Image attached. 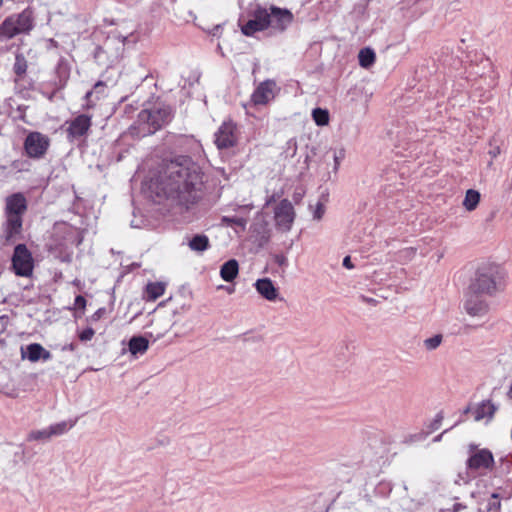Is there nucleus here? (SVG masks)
Wrapping results in <instances>:
<instances>
[{
	"label": "nucleus",
	"mask_w": 512,
	"mask_h": 512,
	"mask_svg": "<svg viewBox=\"0 0 512 512\" xmlns=\"http://www.w3.org/2000/svg\"><path fill=\"white\" fill-rule=\"evenodd\" d=\"M74 306L77 309H85V307H86V300H85V298L83 296H81V295H78L75 298Z\"/></svg>",
	"instance_id": "4c0bfd02"
},
{
	"label": "nucleus",
	"mask_w": 512,
	"mask_h": 512,
	"mask_svg": "<svg viewBox=\"0 0 512 512\" xmlns=\"http://www.w3.org/2000/svg\"><path fill=\"white\" fill-rule=\"evenodd\" d=\"M507 395H508V397H509L510 399H512V385L510 386V389H509V391H508Z\"/></svg>",
	"instance_id": "a18cd8bd"
},
{
	"label": "nucleus",
	"mask_w": 512,
	"mask_h": 512,
	"mask_svg": "<svg viewBox=\"0 0 512 512\" xmlns=\"http://www.w3.org/2000/svg\"><path fill=\"white\" fill-rule=\"evenodd\" d=\"M478 294L470 291L464 303V309L470 316L481 318L488 313L489 307Z\"/></svg>",
	"instance_id": "ddd939ff"
},
{
	"label": "nucleus",
	"mask_w": 512,
	"mask_h": 512,
	"mask_svg": "<svg viewBox=\"0 0 512 512\" xmlns=\"http://www.w3.org/2000/svg\"><path fill=\"white\" fill-rule=\"evenodd\" d=\"M324 212H325L324 205L321 203H317L316 208L313 213V218L316 220H320L323 217Z\"/></svg>",
	"instance_id": "c9c22d12"
},
{
	"label": "nucleus",
	"mask_w": 512,
	"mask_h": 512,
	"mask_svg": "<svg viewBox=\"0 0 512 512\" xmlns=\"http://www.w3.org/2000/svg\"><path fill=\"white\" fill-rule=\"evenodd\" d=\"M76 424L75 420L62 421L49 426L51 437L60 436L68 432Z\"/></svg>",
	"instance_id": "cd10ccee"
},
{
	"label": "nucleus",
	"mask_w": 512,
	"mask_h": 512,
	"mask_svg": "<svg viewBox=\"0 0 512 512\" xmlns=\"http://www.w3.org/2000/svg\"><path fill=\"white\" fill-rule=\"evenodd\" d=\"M91 117L86 114H80L71 120L66 121L67 138L70 141L79 140L86 136L91 127Z\"/></svg>",
	"instance_id": "9d476101"
},
{
	"label": "nucleus",
	"mask_w": 512,
	"mask_h": 512,
	"mask_svg": "<svg viewBox=\"0 0 512 512\" xmlns=\"http://www.w3.org/2000/svg\"><path fill=\"white\" fill-rule=\"evenodd\" d=\"M51 438L49 427L41 430H33L28 434L29 441H47Z\"/></svg>",
	"instance_id": "2f4dec72"
},
{
	"label": "nucleus",
	"mask_w": 512,
	"mask_h": 512,
	"mask_svg": "<svg viewBox=\"0 0 512 512\" xmlns=\"http://www.w3.org/2000/svg\"><path fill=\"white\" fill-rule=\"evenodd\" d=\"M149 348V341L143 336H134L129 340L128 349L133 356L143 355Z\"/></svg>",
	"instance_id": "aec40b11"
},
{
	"label": "nucleus",
	"mask_w": 512,
	"mask_h": 512,
	"mask_svg": "<svg viewBox=\"0 0 512 512\" xmlns=\"http://www.w3.org/2000/svg\"><path fill=\"white\" fill-rule=\"evenodd\" d=\"M312 118L318 126L328 125L330 119L328 110L322 108L313 109Z\"/></svg>",
	"instance_id": "c756f323"
},
{
	"label": "nucleus",
	"mask_w": 512,
	"mask_h": 512,
	"mask_svg": "<svg viewBox=\"0 0 512 512\" xmlns=\"http://www.w3.org/2000/svg\"><path fill=\"white\" fill-rule=\"evenodd\" d=\"M106 309L105 308H99L92 316L91 321L96 322L105 314Z\"/></svg>",
	"instance_id": "58836bf2"
},
{
	"label": "nucleus",
	"mask_w": 512,
	"mask_h": 512,
	"mask_svg": "<svg viewBox=\"0 0 512 512\" xmlns=\"http://www.w3.org/2000/svg\"><path fill=\"white\" fill-rule=\"evenodd\" d=\"M496 406L489 400L483 401L475 409V420L480 421L485 418L491 419L496 411Z\"/></svg>",
	"instance_id": "b1692460"
},
{
	"label": "nucleus",
	"mask_w": 512,
	"mask_h": 512,
	"mask_svg": "<svg viewBox=\"0 0 512 512\" xmlns=\"http://www.w3.org/2000/svg\"><path fill=\"white\" fill-rule=\"evenodd\" d=\"M239 273V264L237 260L230 259L220 268V276L226 282L233 281Z\"/></svg>",
	"instance_id": "412c9836"
},
{
	"label": "nucleus",
	"mask_w": 512,
	"mask_h": 512,
	"mask_svg": "<svg viewBox=\"0 0 512 512\" xmlns=\"http://www.w3.org/2000/svg\"><path fill=\"white\" fill-rule=\"evenodd\" d=\"M274 218L279 229L283 231H289L295 218V212L292 203L287 199L280 201V203L275 208Z\"/></svg>",
	"instance_id": "9b49d317"
},
{
	"label": "nucleus",
	"mask_w": 512,
	"mask_h": 512,
	"mask_svg": "<svg viewBox=\"0 0 512 512\" xmlns=\"http://www.w3.org/2000/svg\"><path fill=\"white\" fill-rule=\"evenodd\" d=\"M50 145L49 138L40 132H30L24 142V149L30 158H41Z\"/></svg>",
	"instance_id": "1a4fd4ad"
},
{
	"label": "nucleus",
	"mask_w": 512,
	"mask_h": 512,
	"mask_svg": "<svg viewBox=\"0 0 512 512\" xmlns=\"http://www.w3.org/2000/svg\"><path fill=\"white\" fill-rule=\"evenodd\" d=\"M7 238L19 233L22 227V215L5 213Z\"/></svg>",
	"instance_id": "4be33fe9"
},
{
	"label": "nucleus",
	"mask_w": 512,
	"mask_h": 512,
	"mask_svg": "<svg viewBox=\"0 0 512 512\" xmlns=\"http://www.w3.org/2000/svg\"><path fill=\"white\" fill-rule=\"evenodd\" d=\"M3 3V0H0V5Z\"/></svg>",
	"instance_id": "8fccbe9b"
},
{
	"label": "nucleus",
	"mask_w": 512,
	"mask_h": 512,
	"mask_svg": "<svg viewBox=\"0 0 512 512\" xmlns=\"http://www.w3.org/2000/svg\"><path fill=\"white\" fill-rule=\"evenodd\" d=\"M167 109L142 110L138 115V123L143 135H150L169 121Z\"/></svg>",
	"instance_id": "39448f33"
},
{
	"label": "nucleus",
	"mask_w": 512,
	"mask_h": 512,
	"mask_svg": "<svg viewBox=\"0 0 512 512\" xmlns=\"http://www.w3.org/2000/svg\"><path fill=\"white\" fill-rule=\"evenodd\" d=\"M265 14L262 13V7H257L252 14V18L241 25V32L245 36H254L255 33L266 30Z\"/></svg>",
	"instance_id": "4468645a"
},
{
	"label": "nucleus",
	"mask_w": 512,
	"mask_h": 512,
	"mask_svg": "<svg viewBox=\"0 0 512 512\" xmlns=\"http://www.w3.org/2000/svg\"><path fill=\"white\" fill-rule=\"evenodd\" d=\"M276 83L272 80L261 82L253 94L251 101L254 105H266L275 97Z\"/></svg>",
	"instance_id": "f8f14e48"
},
{
	"label": "nucleus",
	"mask_w": 512,
	"mask_h": 512,
	"mask_svg": "<svg viewBox=\"0 0 512 512\" xmlns=\"http://www.w3.org/2000/svg\"><path fill=\"white\" fill-rule=\"evenodd\" d=\"M165 292V284L163 282H151L146 286V299L155 301Z\"/></svg>",
	"instance_id": "bb28decb"
},
{
	"label": "nucleus",
	"mask_w": 512,
	"mask_h": 512,
	"mask_svg": "<svg viewBox=\"0 0 512 512\" xmlns=\"http://www.w3.org/2000/svg\"><path fill=\"white\" fill-rule=\"evenodd\" d=\"M272 201V197L266 202V205H269Z\"/></svg>",
	"instance_id": "49530a36"
},
{
	"label": "nucleus",
	"mask_w": 512,
	"mask_h": 512,
	"mask_svg": "<svg viewBox=\"0 0 512 512\" xmlns=\"http://www.w3.org/2000/svg\"><path fill=\"white\" fill-rule=\"evenodd\" d=\"M345 157V150L343 148L339 149V150H335L333 152V159H334V167H333V170L335 172L338 171L339 169V166H340V163L341 161L344 159Z\"/></svg>",
	"instance_id": "72a5a7b5"
},
{
	"label": "nucleus",
	"mask_w": 512,
	"mask_h": 512,
	"mask_svg": "<svg viewBox=\"0 0 512 512\" xmlns=\"http://www.w3.org/2000/svg\"><path fill=\"white\" fill-rule=\"evenodd\" d=\"M440 438H441V435L437 436L434 440H435V441H439V440H440Z\"/></svg>",
	"instance_id": "de8ad7c7"
},
{
	"label": "nucleus",
	"mask_w": 512,
	"mask_h": 512,
	"mask_svg": "<svg viewBox=\"0 0 512 512\" xmlns=\"http://www.w3.org/2000/svg\"><path fill=\"white\" fill-rule=\"evenodd\" d=\"M27 209L26 198L21 193H15L6 198L5 213L23 215Z\"/></svg>",
	"instance_id": "a211bd4d"
},
{
	"label": "nucleus",
	"mask_w": 512,
	"mask_h": 512,
	"mask_svg": "<svg viewBox=\"0 0 512 512\" xmlns=\"http://www.w3.org/2000/svg\"><path fill=\"white\" fill-rule=\"evenodd\" d=\"M254 287L261 297L267 301L274 302L282 300L279 296L278 288L275 287L273 281L270 278H261L254 283Z\"/></svg>",
	"instance_id": "f3484780"
},
{
	"label": "nucleus",
	"mask_w": 512,
	"mask_h": 512,
	"mask_svg": "<svg viewBox=\"0 0 512 512\" xmlns=\"http://www.w3.org/2000/svg\"><path fill=\"white\" fill-rule=\"evenodd\" d=\"M162 335H164V333H162V334H158V335H157V338H160Z\"/></svg>",
	"instance_id": "09e8293b"
},
{
	"label": "nucleus",
	"mask_w": 512,
	"mask_h": 512,
	"mask_svg": "<svg viewBox=\"0 0 512 512\" xmlns=\"http://www.w3.org/2000/svg\"><path fill=\"white\" fill-rule=\"evenodd\" d=\"M442 419H443V416H442L441 414H438V415L436 416V419H435V421H434V428H435V429H437V428L439 427V425H440V423H441Z\"/></svg>",
	"instance_id": "37998d69"
},
{
	"label": "nucleus",
	"mask_w": 512,
	"mask_h": 512,
	"mask_svg": "<svg viewBox=\"0 0 512 512\" xmlns=\"http://www.w3.org/2000/svg\"><path fill=\"white\" fill-rule=\"evenodd\" d=\"M502 269L496 264H485L477 271V277L470 290L479 294L493 295L500 287Z\"/></svg>",
	"instance_id": "f03ea898"
},
{
	"label": "nucleus",
	"mask_w": 512,
	"mask_h": 512,
	"mask_svg": "<svg viewBox=\"0 0 512 512\" xmlns=\"http://www.w3.org/2000/svg\"><path fill=\"white\" fill-rule=\"evenodd\" d=\"M13 269L18 276H31L34 268V262L30 251L24 244H19L14 249L12 257Z\"/></svg>",
	"instance_id": "0eeeda50"
},
{
	"label": "nucleus",
	"mask_w": 512,
	"mask_h": 512,
	"mask_svg": "<svg viewBox=\"0 0 512 512\" xmlns=\"http://www.w3.org/2000/svg\"><path fill=\"white\" fill-rule=\"evenodd\" d=\"M358 59L361 67L368 68L375 62V52L370 48H363L358 54Z\"/></svg>",
	"instance_id": "c85d7f7f"
},
{
	"label": "nucleus",
	"mask_w": 512,
	"mask_h": 512,
	"mask_svg": "<svg viewBox=\"0 0 512 512\" xmlns=\"http://www.w3.org/2000/svg\"><path fill=\"white\" fill-rule=\"evenodd\" d=\"M106 94V84L102 81H98L91 91H88L85 98L88 102V106H93L95 100H99Z\"/></svg>",
	"instance_id": "a878e982"
},
{
	"label": "nucleus",
	"mask_w": 512,
	"mask_h": 512,
	"mask_svg": "<svg viewBox=\"0 0 512 512\" xmlns=\"http://www.w3.org/2000/svg\"><path fill=\"white\" fill-rule=\"evenodd\" d=\"M13 70H14L15 74L20 77L26 73L27 61L22 54L16 55Z\"/></svg>",
	"instance_id": "473e14b6"
},
{
	"label": "nucleus",
	"mask_w": 512,
	"mask_h": 512,
	"mask_svg": "<svg viewBox=\"0 0 512 512\" xmlns=\"http://www.w3.org/2000/svg\"><path fill=\"white\" fill-rule=\"evenodd\" d=\"M32 28V13L24 10L4 20L0 26V36L12 38L17 34L28 32Z\"/></svg>",
	"instance_id": "20e7f679"
},
{
	"label": "nucleus",
	"mask_w": 512,
	"mask_h": 512,
	"mask_svg": "<svg viewBox=\"0 0 512 512\" xmlns=\"http://www.w3.org/2000/svg\"><path fill=\"white\" fill-rule=\"evenodd\" d=\"M480 199L481 195L477 190L469 189L466 191L462 205L467 211L471 212L477 208Z\"/></svg>",
	"instance_id": "393cba45"
},
{
	"label": "nucleus",
	"mask_w": 512,
	"mask_h": 512,
	"mask_svg": "<svg viewBox=\"0 0 512 512\" xmlns=\"http://www.w3.org/2000/svg\"><path fill=\"white\" fill-rule=\"evenodd\" d=\"M147 188L159 200L169 199L189 209L202 197L203 173L189 157H179L165 163L147 182Z\"/></svg>",
	"instance_id": "f257e3e1"
},
{
	"label": "nucleus",
	"mask_w": 512,
	"mask_h": 512,
	"mask_svg": "<svg viewBox=\"0 0 512 512\" xmlns=\"http://www.w3.org/2000/svg\"><path fill=\"white\" fill-rule=\"evenodd\" d=\"M239 132L236 124L227 120L224 121L215 133V144L218 149H227L237 144Z\"/></svg>",
	"instance_id": "6e6552de"
},
{
	"label": "nucleus",
	"mask_w": 512,
	"mask_h": 512,
	"mask_svg": "<svg viewBox=\"0 0 512 512\" xmlns=\"http://www.w3.org/2000/svg\"><path fill=\"white\" fill-rule=\"evenodd\" d=\"M500 152H501L500 147L496 146L489 151V155L492 158H496L500 154Z\"/></svg>",
	"instance_id": "a19ab883"
},
{
	"label": "nucleus",
	"mask_w": 512,
	"mask_h": 512,
	"mask_svg": "<svg viewBox=\"0 0 512 512\" xmlns=\"http://www.w3.org/2000/svg\"><path fill=\"white\" fill-rule=\"evenodd\" d=\"M21 358L30 362L39 360L48 361L52 358V354L39 343H31L26 347H21Z\"/></svg>",
	"instance_id": "dca6fc26"
},
{
	"label": "nucleus",
	"mask_w": 512,
	"mask_h": 512,
	"mask_svg": "<svg viewBox=\"0 0 512 512\" xmlns=\"http://www.w3.org/2000/svg\"><path fill=\"white\" fill-rule=\"evenodd\" d=\"M188 247L197 253H202L210 247L209 238L204 234H196L187 242Z\"/></svg>",
	"instance_id": "5701e85b"
},
{
	"label": "nucleus",
	"mask_w": 512,
	"mask_h": 512,
	"mask_svg": "<svg viewBox=\"0 0 512 512\" xmlns=\"http://www.w3.org/2000/svg\"><path fill=\"white\" fill-rule=\"evenodd\" d=\"M63 350H69V351H74L75 350V345L73 343H70L68 345H65L63 347Z\"/></svg>",
	"instance_id": "c03bdc74"
},
{
	"label": "nucleus",
	"mask_w": 512,
	"mask_h": 512,
	"mask_svg": "<svg viewBox=\"0 0 512 512\" xmlns=\"http://www.w3.org/2000/svg\"><path fill=\"white\" fill-rule=\"evenodd\" d=\"M466 460L467 472L470 475H484L492 471L495 461L492 452L486 448L471 445Z\"/></svg>",
	"instance_id": "7ed1b4c3"
},
{
	"label": "nucleus",
	"mask_w": 512,
	"mask_h": 512,
	"mask_svg": "<svg viewBox=\"0 0 512 512\" xmlns=\"http://www.w3.org/2000/svg\"><path fill=\"white\" fill-rule=\"evenodd\" d=\"M275 262L280 266H286L287 265V258L284 255H277L275 257Z\"/></svg>",
	"instance_id": "ea45409f"
},
{
	"label": "nucleus",
	"mask_w": 512,
	"mask_h": 512,
	"mask_svg": "<svg viewBox=\"0 0 512 512\" xmlns=\"http://www.w3.org/2000/svg\"><path fill=\"white\" fill-rule=\"evenodd\" d=\"M262 13L266 15V29H271L276 32H283L294 20V16L290 10L274 5L262 7Z\"/></svg>",
	"instance_id": "423d86ee"
},
{
	"label": "nucleus",
	"mask_w": 512,
	"mask_h": 512,
	"mask_svg": "<svg viewBox=\"0 0 512 512\" xmlns=\"http://www.w3.org/2000/svg\"><path fill=\"white\" fill-rule=\"evenodd\" d=\"M443 342V336L441 334L433 335L429 338H426L423 341V346L427 351L436 350Z\"/></svg>",
	"instance_id": "7c9ffc66"
},
{
	"label": "nucleus",
	"mask_w": 512,
	"mask_h": 512,
	"mask_svg": "<svg viewBox=\"0 0 512 512\" xmlns=\"http://www.w3.org/2000/svg\"><path fill=\"white\" fill-rule=\"evenodd\" d=\"M343 266L348 268V269H351L353 268V265L351 263V259L349 256H346L344 259H343Z\"/></svg>",
	"instance_id": "79ce46f5"
},
{
	"label": "nucleus",
	"mask_w": 512,
	"mask_h": 512,
	"mask_svg": "<svg viewBox=\"0 0 512 512\" xmlns=\"http://www.w3.org/2000/svg\"><path fill=\"white\" fill-rule=\"evenodd\" d=\"M126 40H127L126 36L121 35L120 33L116 32V31H113L108 35V37L104 43V47H105L106 51H111L114 49L115 55L118 56L123 52L124 46L126 44Z\"/></svg>",
	"instance_id": "6ab92c4d"
},
{
	"label": "nucleus",
	"mask_w": 512,
	"mask_h": 512,
	"mask_svg": "<svg viewBox=\"0 0 512 512\" xmlns=\"http://www.w3.org/2000/svg\"><path fill=\"white\" fill-rule=\"evenodd\" d=\"M471 496L477 500L479 512H499L502 498L499 492L490 493L489 498L484 497L480 491L472 492Z\"/></svg>",
	"instance_id": "2eb2a0df"
},
{
	"label": "nucleus",
	"mask_w": 512,
	"mask_h": 512,
	"mask_svg": "<svg viewBox=\"0 0 512 512\" xmlns=\"http://www.w3.org/2000/svg\"><path fill=\"white\" fill-rule=\"evenodd\" d=\"M94 335H95V331L91 327H88L78 333V337H79L80 341H82V342H88V341L92 340Z\"/></svg>",
	"instance_id": "f704fd0d"
},
{
	"label": "nucleus",
	"mask_w": 512,
	"mask_h": 512,
	"mask_svg": "<svg viewBox=\"0 0 512 512\" xmlns=\"http://www.w3.org/2000/svg\"><path fill=\"white\" fill-rule=\"evenodd\" d=\"M224 221H226L227 223H231V224H235V225L241 226V227H244L245 224H246L245 220H243L242 218H238V217H233V218L225 217Z\"/></svg>",
	"instance_id": "e433bc0d"
}]
</instances>
